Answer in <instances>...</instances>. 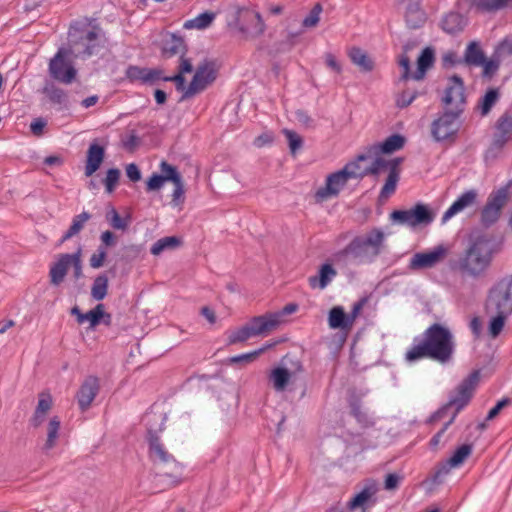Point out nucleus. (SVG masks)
Wrapping results in <instances>:
<instances>
[{
	"mask_svg": "<svg viewBox=\"0 0 512 512\" xmlns=\"http://www.w3.org/2000/svg\"><path fill=\"white\" fill-rule=\"evenodd\" d=\"M454 346L451 331L445 326L435 323L424 331L422 339H415L414 344L406 351L405 359L414 362L429 358L446 363L452 358Z\"/></svg>",
	"mask_w": 512,
	"mask_h": 512,
	"instance_id": "nucleus-1",
	"label": "nucleus"
},
{
	"mask_svg": "<svg viewBox=\"0 0 512 512\" xmlns=\"http://www.w3.org/2000/svg\"><path fill=\"white\" fill-rule=\"evenodd\" d=\"M371 158L370 154H361L357 157V161L345 165V167L337 172L327 176L325 186L319 188L315 193V199L323 202L332 197H336L347 184L349 179L362 177L364 170H359L358 163Z\"/></svg>",
	"mask_w": 512,
	"mask_h": 512,
	"instance_id": "nucleus-2",
	"label": "nucleus"
},
{
	"mask_svg": "<svg viewBox=\"0 0 512 512\" xmlns=\"http://www.w3.org/2000/svg\"><path fill=\"white\" fill-rule=\"evenodd\" d=\"M389 218L393 224L416 228L431 224L435 215L427 205L417 203L410 209L394 210L390 213Z\"/></svg>",
	"mask_w": 512,
	"mask_h": 512,
	"instance_id": "nucleus-3",
	"label": "nucleus"
},
{
	"mask_svg": "<svg viewBox=\"0 0 512 512\" xmlns=\"http://www.w3.org/2000/svg\"><path fill=\"white\" fill-rule=\"evenodd\" d=\"M486 308L488 312L512 313V275L501 279L491 288Z\"/></svg>",
	"mask_w": 512,
	"mask_h": 512,
	"instance_id": "nucleus-4",
	"label": "nucleus"
},
{
	"mask_svg": "<svg viewBox=\"0 0 512 512\" xmlns=\"http://www.w3.org/2000/svg\"><path fill=\"white\" fill-rule=\"evenodd\" d=\"M459 110L444 109L431 123V136L436 142L453 138L459 130Z\"/></svg>",
	"mask_w": 512,
	"mask_h": 512,
	"instance_id": "nucleus-5",
	"label": "nucleus"
},
{
	"mask_svg": "<svg viewBox=\"0 0 512 512\" xmlns=\"http://www.w3.org/2000/svg\"><path fill=\"white\" fill-rule=\"evenodd\" d=\"M401 158H394L391 160H386L382 157L376 158L372 165L364 170V175L366 174H373L377 175L380 174L382 171H388V177L386 179V182L384 186L381 189V196L382 197H388L391 194H393L396 190V185L399 180V170L398 167L401 163Z\"/></svg>",
	"mask_w": 512,
	"mask_h": 512,
	"instance_id": "nucleus-6",
	"label": "nucleus"
},
{
	"mask_svg": "<svg viewBox=\"0 0 512 512\" xmlns=\"http://www.w3.org/2000/svg\"><path fill=\"white\" fill-rule=\"evenodd\" d=\"M385 234L379 228L355 237L349 244L347 251L351 253H372L380 254L383 252Z\"/></svg>",
	"mask_w": 512,
	"mask_h": 512,
	"instance_id": "nucleus-7",
	"label": "nucleus"
},
{
	"mask_svg": "<svg viewBox=\"0 0 512 512\" xmlns=\"http://www.w3.org/2000/svg\"><path fill=\"white\" fill-rule=\"evenodd\" d=\"M235 27L246 38H256L265 31V24L260 13L248 8H238Z\"/></svg>",
	"mask_w": 512,
	"mask_h": 512,
	"instance_id": "nucleus-8",
	"label": "nucleus"
},
{
	"mask_svg": "<svg viewBox=\"0 0 512 512\" xmlns=\"http://www.w3.org/2000/svg\"><path fill=\"white\" fill-rule=\"evenodd\" d=\"M444 109L459 110L463 113L466 104L463 80L453 75L447 79V83L441 98Z\"/></svg>",
	"mask_w": 512,
	"mask_h": 512,
	"instance_id": "nucleus-9",
	"label": "nucleus"
},
{
	"mask_svg": "<svg viewBox=\"0 0 512 512\" xmlns=\"http://www.w3.org/2000/svg\"><path fill=\"white\" fill-rule=\"evenodd\" d=\"M217 73L213 62L205 61L199 65L181 100L193 97L207 88L215 79Z\"/></svg>",
	"mask_w": 512,
	"mask_h": 512,
	"instance_id": "nucleus-10",
	"label": "nucleus"
},
{
	"mask_svg": "<svg viewBox=\"0 0 512 512\" xmlns=\"http://www.w3.org/2000/svg\"><path fill=\"white\" fill-rule=\"evenodd\" d=\"M378 485L374 480H367L362 489L348 502V512H367L377 502Z\"/></svg>",
	"mask_w": 512,
	"mask_h": 512,
	"instance_id": "nucleus-11",
	"label": "nucleus"
},
{
	"mask_svg": "<svg viewBox=\"0 0 512 512\" xmlns=\"http://www.w3.org/2000/svg\"><path fill=\"white\" fill-rule=\"evenodd\" d=\"M49 73L53 79L63 84H71L77 74L72 63L67 60V51L59 49L50 60Z\"/></svg>",
	"mask_w": 512,
	"mask_h": 512,
	"instance_id": "nucleus-12",
	"label": "nucleus"
},
{
	"mask_svg": "<svg viewBox=\"0 0 512 512\" xmlns=\"http://www.w3.org/2000/svg\"><path fill=\"white\" fill-rule=\"evenodd\" d=\"M491 266V258H456L451 263L454 271L463 277L483 276Z\"/></svg>",
	"mask_w": 512,
	"mask_h": 512,
	"instance_id": "nucleus-13",
	"label": "nucleus"
},
{
	"mask_svg": "<svg viewBox=\"0 0 512 512\" xmlns=\"http://www.w3.org/2000/svg\"><path fill=\"white\" fill-rule=\"evenodd\" d=\"M479 372H472L467 378H465L458 386L456 393L452 396L448 402L449 407H455L456 413L459 412L464 406L470 401L473 392L479 382Z\"/></svg>",
	"mask_w": 512,
	"mask_h": 512,
	"instance_id": "nucleus-14",
	"label": "nucleus"
},
{
	"mask_svg": "<svg viewBox=\"0 0 512 512\" xmlns=\"http://www.w3.org/2000/svg\"><path fill=\"white\" fill-rule=\"evenodd\" d=\"M70 41L77 55L91 56L96 53L98 47V32L95 30H82L69 32Z\"/></svg>",
	"mask_w": 512,
	"mask_h": 512,
	"instance_id": "nucleus-15",
	"label": "nucleus"
},
{
	"mask_svg": "<svg viewBox=\"0 0 512 512\" xmlns=\"http://www.w3.org/2000/svg\"><path fill=\"white\" fill-rule=\"evenodd\" d=\"M100 391V379L97 376L89 375L81 383L76 399L81 411L88 410Z\"/></svg>",
	"mask_w": 512,
	"mask_h": 512,
	"instance_id": "nucleus-16",
	"label": "nucleus"
},
{
	"mask_svg": "<svg viewBox=\"0 0 512 512\" xmlns=\"http://www.w3.org/2000/svg\"><path fill=\"white\" fill-rule=\"evenodd\" d=\"M501 242L493 237L481 235L469 240L466 256H492L499 253Z\"/></svg>",
	"mask_w": 512,
	"mask_h": 512,
	"instance_id": "nucleus-17",
	"label": "nucleus"
},
{
	"mask_svg": "<svg viewBox=\"0 0 512 512\" xmlns=\"http://www.w3.org/2000/svg\"><path fill=\"white\" fill-rule=\"evenodd\" d=\"M472 450L473 448L471 444H463L458 447L452 456L437 469L433 476V482L441 483L443 478L450 473L452 468H458L465 462V460L471 455Z\"/></svg>",
	"mask_w": 512,
	"mask_h": 512,
	"instance_id": "nucleus-18",
	"label": "nucleus"
},
{
	"mask_svg": "<svg viewBox=\"0 0 512 512\" xmlns=\"http://www.w3.org/2000/svg\"><path fill=\"white\" fill-rule=\"evenodd\" d=\"M157 476L163 484L176 486L184 479V467L173 458L170 462L157 465Z\"/></svg>",
	"mask_w": 512,
	"mask_h": 512,
	"instance_id": "nucleus-19",
	"label": "nucleus"
},
{
	"mask_svg": "<svg viewBox=\"0 0 512 512\" xmlns=\"http://www.w3.org/2000/svg\"><path fill=\"white\" fill-rule=\"evenodd\" d=\"M512 139V115L504 113L497 121L489 151H500Z\"/></svg>",
	"mask_w": 512,
	"mask_h": 512,
	"instance_id": "nucleus-20",
	"label": "nucleus"
},
{
	"mask_svg": "<svg viewBox=\"0 0 512 512\" xmlns=\"http://www.w3.org/2000/svg\"><path fill=\"white\" fill-rule=\"evenodd\" d=\"M362 308L361 303L354 305L351 316L347 315L341 306H335L329 311L328 324L331 329L350 330L354 320Z\"/></svg>",
	"mask_w": 512,
	"mask_h": 512,
	"instance_id": "nucleus-21",
	"label": "nucleus"
},
{
	"mask_svg": "<svg viewBox=\"0 0 512 512\" xmlns=\"http://www.w3.org/2000/svg\"><path fill=\"white\" fill-rule=\"evenodd\" d=\"M247 324L254 337L268 335L279 327L278 318L272 312L253 317Z\"/></svg>",
	"mask_w": 512,
	"mask_h": 512,
	"instance_id": "nucleus-22",
	"label": "nucleus"
},
{
	"mask_svg": "<svg viewBox=\"0 0 512 512\" xmlns=\"http://www.w3.org/2000/svg\"><path fill=\"white\" fill-rule=\"evenodd\" d=\"M477 199V192L474 189L468 190L462 193L453 203L452 205L445 211L442 216V223H446L449 219H451L456 214L462 212L468 207H471L475 204Z\"/></svg>",
	"mask_w": 512,
	"mask_h": 512,
	"instance_id": "nucleus-23",
	"label": "nucleus"
},
{
	"mask_svg": "<svg viewBox=\"0 0 512 512\" xmlns=\"http://www.w3.org/2000/svg\"><path fill=\"white\" fill-rule=\"evenodd\" d=\"M405 4V21L407 26L412 29L421 27L426 16L420 7L421 0H403Z\"/></svg>",
	"mask_w": 512,
	"mask_h": 512,
	"instance_id": "nucleus-24",
	"label": "nucleus"
},
{
	"mask_svg": "<svg viewBox=\"0 0 512 512\" xmlns=\"http://www.w3.org/2000/svg\"><path fill=\"white\" fill-rule=\"evenodd\" d=\"M148 441L149 457L156 465L170 462L171 459L174 458L173 455L166 450L157 435L150 433Z\"/></svg>",
	"mask_w": 512,
	"mask_h": 512,
	"instance_id": "nucleus-25",
	"label": "nucleus"
},
{
	"mask_svg": "<svg viewBox=\"0 0 512 512\" xmlns=\"http://www.w3.org/2000/svg\"><path fill=\"white\" fill-rule=\"evenodd\" d=\"M105 156V150L96 142L90 144L87 151V161L85 166V175L92 176L101 166Z\"/></svg>",
	"mask_w": 512,
	"mask_h": 512,
	"instance_id": "nucleus-26",
	"label": "nucleus"
},
{
	"mask_svg": "<svg viewBox=\"0 0 512 512\" xmlns=\"http://www.w3.org/2000/svg\"><path fill=\"white\" fill-rule=\"evenodd\" d=\"M53 405L52 397L48 393L39 394L38 404L30 420L33 427H39L46 420V416Z\"/></svg>",
	"mask_w": 512,
	"mask_h": 512,
	"instance_id": "nucleus-27",
	"label": "nucleus"
},
{
	"mask_svg": "<svg viewBox=\"0 0 512 512\" xmlns=\"http://www.w3.org/2000/svg\"><path fill=\"white\" fill-rule=\"evenodd\" d=\"M337 275L336 270L331 264H323L318 275L309 278V284L312 288L324 289Z\"/></svg>",
	"mask_w": 512,
	"mask_h": 512,
	"instance_id": "nucleus-28",
	"label": "nucleus"
},
{
	"mask_svg": "<svg viewBox=\"0 0 512 512\" xmlns=\"http://www.w3.org/2000/svg\"><path fill=\"white\" fill-rule=\"evenodd\" d=\"M104 319V322L109 325L111 321V315L106 314L104 312V305L98 304L94 309L90 310L89 312L85 314H79L78 317V323L82 324L85 321H88L90 324V327L94 328L96 327L101 319Z\"/></svg>",
	"mask_w": 512,
	"mask_h": 512,
	"instance_id": "nucleus-29",
	"label": "nucleus"
},
{
	"mask_svg": "<svg viewBox=\"0 0 512 512\" xmlns=\"http://www.w3.org/2000/svg\"><path fill=\"white\" fill-rule=\"evenodd\" d=\"M162 51L168 57L177 54L182 55L185 51V43L183 38L175 34H167L163 39Z\"/></svg>",
	"mask_w": 512,
	"mask_h": 512,
	"instance_id": "nucleus-30",
	"label": "nucleus"
},
{
	"mask_svg": "<svg viewBox=\"0 0 512 512\" xmlns=\"http://www.w3.org/2000/svg\"><path fill=\"white\" fill-rule=\"evenodd\" d=\"M434 50L430 47L425 48L417 60V70L412 74V79L421 80L426 71L433 65Z\"/></svg>",
	"mask_w": 512,
	"mask_h": 512,
	"instance_id": "nucleus-31",
	"label": "nucleus"
},
{
	"mask_svg": "<svg viewBox=\"0 0 512 512\" xmlns=\"http://www.w3.org/2000/svg\"><path fill=\"white\" fill-rule=\"evenodd\" d=\"M216 18V13L212 11H205L198 16L184 22L183 28L187 30H204L211 26Z\"/></svg>",
	"mask_w": 512,
	"mask_h": 512,
	"instance_id": "nucleus-32",
	"label": "nucleus"
},
{
	"mask_svg": "<svg viewBox=\"0 0 512 512\" xmlns=\"http://www.w3.org/2000/svg\"><path fill=\"white\" fill-rule=\"evenodd\" d=\"M404 143L405 139L403 136L399 134H393L389 136L383 143L371 147L370 152H373L375 154L379 152L392 153L401 149Z\"/></svg>",
	"mask_w": 512,
	"mask_h": 512,
	"instance_id": "nucleus-33",
	"label": "nucleus"
},
{
	"mask_svg": "<svg viewBox=\"0 0 512 512\" xmlns=\"http://www.w3.org/2000/svg\"><path fill=\"white\" fill-rule=\"evenodd\" d=\"M465 25V18L457 12L448 13L442 20V28L449 34H455L462 31Z\"/></svg>",
	"mask_w": 512,
	"mask_h": 512,
	"instance_id": "nucleus-34",
	"label": "nucleus"
},
{
	"mask_svg": "<svg viewBox=\"0 0 512 512\" xmlns=\"http://www.w3.org/2000/svg\"><path fill=\"white\" fill-rule=\"evenodd\" d=\"M90 218L91 214L86 211L74 216L68 230L62 235L61 241L64 242L78 235Z\"/></svg>",
	"mask_w": 512,
	"mask_h": 512,
	"instance_id": "nucleus-35",
	"label": "nucleus"
},
{
	"mask_svg": "<svg viewBox=\"0 0 512 512\" xmlns=\"http://www.w3.org/2000/svg\"><path fill=\"white\" fill-rule=\"evenodd\" d=\"M182 244L181 238L177 236H167L157 240L151 247V253L158 255L162 252H172Z\"/></svg>",
	"mask_w": 512,
	"mask_h": 512,
	"instance_id": "nucleus-36",
	"label": "nucleus"
},
{
	"mask_svg": "<svg viewBox=\"0 0 512 512\" xmlns=\"http://www.w3.org/2000/svg\"><path fill=\"white\" fill-rule=\"evenodd\" d=\"M60 425L61 422L57 416H54L49 420L47 426V438L42 448L45 453H47L56 446L59 436Z\"/></svg>",
	"mask_w": 512,
	"mask_h": 512,
	"instance_id": "nucleus-37",
	"label": "nucleus"
},
{
	"mask_svg": "<svg viewBox=\"0 0 512 512\" xmlns=\"http://www.w3.org/2000/svg\"><path fill=\"white\" fill-rule=\"evenodd\" d=\"M509 0H469L470 10L477 12H491L496 11L508 3Z\"/></svg>",
	"mask_w": 512,
	"mask_h": 512,
	"instance_id": "nucleus-38",
	"label": "nucleus"
},
{
	"mask_svg": "<svg viewBox=\"0 0 512 512\" xmlns=\"http://www.w3.org/2000/svg\"><path fill=\"white\" fill-rule=\"evenodd\" d=\"M269 378L276 391H283L289 383L291 373L286 368L277 367L271 371Z\"/></svg>",
	"mask_w": 512,
	"mask_h": 512,
	"instance_id": "nucleus-39",
	"label": "nucleus"
},
{
	"mask_svg": "<svg viewBox=\"0 0 512 512\" xmlns=\"http://www.w3.org/2000/svg\"><path fill=\"white\" fill-rule=\"evenodd\" d=\"M70 258H60L50 269V278L53 285H59L67 274Z\"/></svg>",
	"mask_w": 512,
	"mask_h": 512,
	"instance_id": "nucleus-40",
	"label": "nucleus"
},
{
	"mask_svg": "<svg viewBox=\"0 0 512 512\" xmlns=\"http://www.w3.org/2000/svg\"><path fill=\"white\" fill-rule=\"evenodd\" d=\"M500 98L498 88H490L479 100L478 108L483 116L487 115Z\"/></svg>",
	"mask_w": 512,
	"mask_h": 512,
	"instance_id": "nucleus-41",
	"label": "nucleus"
},
{
	"mask_svg": "<svg viewBox=\"0 0 512 512\" xmlns=\"http://www.w3.org/2000/svg\"><path fill=\"white\" fill-rule=\"evenodd\" d=\"M349 57L351 61L357 65L363 71H371L373 68V62L367 56V54L360 48L353 47L349 51Z\"/></svg>",
	"mask_w": 512,
	"mask_h": 512,
	"instance_id": "nucleus-42",
	"label": "nucleus"
},
{
	"mask_svg": "<svg viewBox=\"0 0 512 512\" xmlns=\"http://www.w3.org/2000/svg\"><path fill=\"white\" fill-rule=\"evenodd\" d=\"M484 59L485 56L480 47L475 42H471L465 51V61L468 64L480 66L484 63Z\"/></svg>",
	"mask_w": 512,
	"mask_h": 512,
	"instance_id": "nucleus-43",
	"label": "nucleus"
},
{
	"mask_svg": "<svg viewBox=\"0 0 512 512\" xmlns=\"http://www.w3.org/2000/svg\"><path fill=\"white\" fill-rule=\"evenodd\" d=\"M43 93L55 104L61 105L67 99L65 91L56 87L53 83H47L43 88Z\"/></svg>",
	"mask_w": 512,
	"mask_h": 512,
	"instance_id": "nucleus-44",
	"label": "nucleus"
},
{
	"mask_svg": "<svg viewBox=\"0 0 512 512\" xmlns=\"http://www.w3.org/2000/svg\"><path fill=\"white\" fill-rule=\"evenodd\" d=\"M108 278L105 275L98 276L92 285L91 295L95 300H102L107 295Z\"/></svg>",
	"mask_w": 512,
	"mask_h": 512,
	"instance_id": "nucleus-45",
	"label": "nucleus"
},
{
	"mask_svg": "<svg viewBox=\"0 0 512 512\" xmlns=\"http://www.w3.org/2000/svg\"><path fill=\"white\" fill-rule=\"evenodd\" d=\"M274 344H265L263 347L241 355L233 356L229 359L230 363H250L256 360L267 349L271 348Z\"/></svg>",
	"mask_w": 512,
	"mask_h": 512,
	"instance_id": "nucleus-46",
	"label": "nucleus"
},
{
	"mask_svg": "<svg viewBox=\"0 0 512 512\" xmlns=\"http://www.w3.org/2000/svg\"><path fill=\"white\" fill-rule=\"evenodd\" d=\"M105 218L110 226L117 230H125L129 225V219L121 217L114 208L106 212Z\"/></svg>",
	"mask_w": 512,
	"mask_h": 512,
	"instance_id": "nucleus-47",
	"label": "nucleus"
},
{
	"mask_svg": "<svg viewBox=\"0 0 512 512\" xmlns=\"http://www.w3.org/2000/svg\"><path fill=\"white\" fill-rule=\"evenodd\" d=\"M254 337L252 332L249 329V325L246 323L244 326L230 332L228 336L229 344H236L240 342H244L249 338Z\"/></svg>",
	"mask_w": 512,
	"mask_h": 512,
	"instance_id": "nucleus-48",
	"label": "nucleus"
},
{
	"mask_svg": "<svg viewBox=\"0 0 512 512\" xmlns=\"http://www.w3.org/2000/svg\"><path fill=\"white\" fill-rule=\"evenodd\" d=\"M495 316L491 319L489 325V333L492 337H496L502 331L506 318L510 315L509 313L492 312Z\"/></svg>",
	"mask_w": 512,
	"mask_h": 512,
	"instance_id": "nucleus-49",
	"label": "nucleus"
},
{
	"mask_svg": "<svg viewBox=\"0 0 512 512\" xmlns=\"http://www.w3.org/2000/svg\"><path fill=\"white\" fill-rule=\"evenodd\" d=\"M160 171L161 176L164 178V180L170 181V182H179V179H181V175L178 172L177 168L173 165H170L166 161H162L160 163Z\"/></svg>",
	"mask_w": 512,
	"mask_h": 512,
	"instance_id": "nucleus-50",
	"label": "nucleus"
},
{
	"mask_svg": "<svg viewBox=\"0 0 512 512\" xmlns=\"http://www.w3.org/2000/svg\"><path fill=\"white\" fill-rule=\"evenodd\" d=\"M500 213V210L486 203L481 213V220L486 226L492 225L499 219Z\"/></svg>",
	"mask_w": 512,
	"mask_h": 512,
	"instance_id": "nucleus-51",
	"label": "nucleus"
},
{
	"mask_svg": "<svg viewBox=\"0 0 512 512\" xmlns=\"http://www.w3.org/2000/svg\"><path fill=\"white\" fill-rule=\"evenodd\" d=\"M507 201V191L506 189H499L498 191L492 193L488 200L487 204L490 206H493L494 208L498 210H502L505 203Z\"/></svg>",
	"mask_w": 512,
	"mask_h": 512,
	"instance_id": "nucleus-52",
	"label": "nucleus"
},
{
	"mask_svg": "<svg viewBox=\"0 0 512 512\" xmlns=\"http://www.w3.org/2000/svg\"><path fill=\"white\" fill-rule=\"evenodd\" d=\"M440 258H412L409 267L412 270L432 268Z\"/></svg>",
	"mask_w": 512,
	"mask_h": 512,
	"instance_id": "nucleus-53",
	"label": "nucleus"
},
{
	"mask_svg": "<svg viewBox=\"0 0 512 512\" xmlns=\"http://www.w3.org/2000/svg\"><path fill=\"white\" fill-rule=\"evenodd\" d=\"M480 66H483V75L485 77H492L500 66V58H498L496 55L490 60L484 59V63H482Z\"/></svg>",
	"mask_w": 512,
	"mask_h": 512,
	"instance_id": "nucleus-54",
	"label": "nucleus"
},
{
	"mask_svg": "<svg viewBox=\"0 0 512 512\" xmlns=\"http://www.w3.org/2000/svg\"><path fill=\"white\" fill-rule=\"evenodd\" d=\"M120 177V171L116 168H111L107 171L106 177L104 179V185L106 188V191L111 193L119 180Z\"/></svg>",
	"mask_w": 512,
	"mask_h": 512,
	"instance_id": "nucleus-55",
	"label": "nucleus"
},
{
	"mask_svg": "<svg viewBox=\"0 0 512 512\" xmlns=\"http://www.w3.org/2000/svg\"><path fill=\"white\" fill-rule=\"evenodd\" d=\"M450 253H452L451 245L448 243H441L428 252L415 253L413 256H445Z\"/></svg>",
	"mask_w": 512,
	"mask_h": 512,
	"instance_id": "nucleus-56",
	"label": "nucleus"
},
{
	"mask_svg": "<svg viewBox=\"0 0 512 512\" xmlns=\"http://www.w3.org/2000/svg\"><path fill=\"white\" fill-rule=\"evenodd\" d=\"M321 11L322 7L320 4L315 5L309 15L304 18L302 25L307 28L316 26L320 20Z\"/></svg>",
	"mask_w": 512,
	"mask_h": 512,
	"instance_id": "nucleus-57",
	"label": "nucleus"
},
{
	"mask_svg": "<svg viewBox=\"0 0 512 512\" xmlns=\"http://www.w3.org/2000/svg\"><path fill=\"white\" fill-rule=\"evenodd\" d=\"M418 96L416 91L405 90L403 91L396 100V104L400 108L409 106Z\"/></svg>",
	"mask_w": 512,
	"mask_h": 512,
	"instance_id": "nucleus-58",
	"label": "nucleus"
},
{
	"mask_svg": "<svg viewBox=\"0 0 512 512\" xmlns=\"http://www.w3.org/2000/svg\"><path fill=\"white\" fill-rule=\"evenodd\" d=\"M283 133L289 142L291 152L295 153L302 146V138L292 130L285 129Z\"/></svg>",
	"mask_w": 512,
	"mask_h": 512,
	"instance_id": "nucleus-59",
	"label": "nucleus"
},
{
	"mask_svg": "<svg viewBox=\"0 0 512 512\" xmlns=\"http://www.w3.org/2000/svg\"><path fill=\"white\" fill-rule=\"evenodd\" d=\"M298 310V305L296 303H289L285 305L281 310L272 312L273 315H276L278 318V326L283 324L286 320L285 317L295 313Z\"/></svg>",
	"mask_w": 512,
	"mask_h": 512,
	"instance_id": "nucleus-60",
	"label": "nucleus"
},
{
	"mask_svg": "<svg viewBox=\"0 0 512 512\" xmlns=\"http://www.w3.org/2000/svg\"><path fill=\"white\" fill-rule=\"evenodd\" d=\"M126 76L131 81L145 82V68L138 66H129L126 70Z\"/></svg>",
	"mask_w": 512,
	"mask_h": 512,
	"instance_id": "nucleus-61",
	"label": "nucleus"
},
{
	"mask_svg": "<svg viewBox=\"0 0 512 512\" xmlns=\"http://www.w3.org/2000/svg\"><path fill=\"white\" fill-rule=\"evenodd\" d=\"M165 182L166 181L161 175L154 173L146 182V190L148 192L157 191L164 185Z\"/></svg>",
	"mask_w": 512,
	"mask_h": 512,
	"instance_id": "nucleus-62",
	"label": "nucleus"
},
{
	"mask_svg": "<svg viewBox=\"0 0 512 512\" xmlns=\"http://www.w3.org/2000/svg\"><path fill=\"white\" fill-rule=\"evenodd\" d=\"M326 66L334 73H342V65L337 61L336 57L332 53H326L324 55Z\"/></svg>",
	"mask_w": 512,
	"mask_h": 512,
	"instance_id": "nucleus-63",
	"label": "nucleus"
},
{
	"mask_svg": "<svg viewBox=\"0 0 512 512\" xmlns=\"http://www.w3.org/2000/svg\"><path fill=\"white\" fill-rule=\"evenodd\" d=\"M495 55L498 58L512 55V40H503L496 48Z\"/></svg>",
	"mask_w": 512,
	"mask_h": 512,
	"instance_id": "nucleus-64",
	"label": "nucleus"
}]
</instances>
